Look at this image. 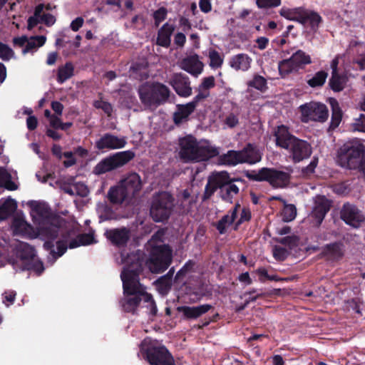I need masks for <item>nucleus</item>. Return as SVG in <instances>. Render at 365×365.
<instances>
[{"instance_id": "nucleus-44", "label": "nucleus", "mask_w": 365, "mask_h": 365, "mask_svg": "<svg viewBox=\"0 0 365 365\" xmlns=\"http://www.w3.org/2000/svg\"><path fill=\"white\" fill-rule=\"evenodd\" d=\"M327 76L328 74L325 71H318L307 83L312 88L322 86L326 81Z\"/></svg>"}, {"instance_id": "nucleus-1", "label": "nucleus", "mask_w": 365, "mask_h": 365, "mask_svg": "<svg viewBox=\"0 0 365 365\" xmlns=\"http://www.w3.org/2000/svg\"><path fill=\"white\" fill-rule=\"evenodd\" d=\"M144 254L138 251L132 252L123 259L125 264L120 277L123 281L124 297L120 304L128 312H133L141 302L150 313L155 315L157 307L153 297L145 291V287L139 282V273L145 264Z\"/></svg>"}, {"instance_id": "nucleus-62", "label": "nucleus", "mask_w": 365, "mask_h": 365, "mask_svg": "<svg viewBox=\"0 0 365 365\" xmlns=\"http://www.w3.org/2000/svg\"><path fill=\"white\" fill-rule=\"evenodd\" d=\"M318 163V158L316 157H314L309 165H307L306 168H303L302 172L306 175H309L312 174L314 171V169L316 168Z\"/></svg>"}, {"instance_id": "nucleus-29", "label": "nucleus", "mask_w": 365, "mask_h": 365, "mask_svg": "<svg viewBox=\"0 0 365 365\" xmlns=\"http://www.w3.org/2000/svg\"><path fill=\"white\" fill-rule=\"evenodd\" d=\"M108 195L110 202L115 204L122 203L125 200L131 197L120 183L118 186L111 187Z\"/></svg>"}, {"instance_id": "nucleus-47", "label": "nucleus", "mask_w": 365, "mask_h": 365, "mask_svg": "<svg viewBox=\"0 0 365 365\" xmlns=\"http://www.w3.org/2000/svg\"><path fill=\"white\" fill-rule=\"evenodd\" d=\"M43 10V5L38 4L34 11V15L31 16L28 19V26L27 28L29 30H31L34 26H36L41 21V14Z\"/></svg>"}, {"instance_id": "nucleus-39", "label": "nucleus", "mask_w": 365, "mask_h": 365, "mask_svg": "<svg viewBox=\"0 0 365 365\" xmlns=\"http://www.w3.org/2000/svg\"><path fill=\"white\" fill-rule=\"evenodd\" d=\"M73 74V66L71 63H66L64 66L58 68L57 80L63 83L70 78Z\"/></svg>"}, {"instance_id": "nucleus-8", "label": "nucleus", "mask_w": 365, "mask_h": 365, "mask_svg": "<svg viewBox=\"0 0 365 365\" xmlns=\"http://www.w3.org/2000/svg\"><path fill=\"white\" fill-rule=\"evenodd\" d=\"M134 156V153L130 150L116 153L101 160L93 168L92 173L96 175H101L112 171L128 163Z\"/></svg>"}, {"instance_id": "nucleus-56", "label": "nucleus", "mask_w": 365, "mask_h": 365, "mask_svg": "<svg viewBox=\"0 0 365 365\" xmlns=\"http://www.w3.org/2000/svg\"><path fill=\"white\" fill-rule=\"evenodd\" d=\"M74 190L76 195H78L81 197H86L89 193V190L88 187L83 182H77L74 183Z\"/></svg>"}, {"instance_id": "nucleus-36", "label": "nucleus", "mask_w": 365, "mask_h": 365, "mask_svg": "<svg viewBox=\"0 0 365 365\" xmlns=\"http://www.w3.org/2000/svg\"><path fill=\"white\" fill-rule=\"evenodd\" d=\"M0 187L9 190L17 189V185L11 180V175L3 168H0Z\"/></svg>"}, {"instance_id": "nucleus-45", "label": "nucleus", "mask_w": 365, "mask_h": 365, "mask_svg": "<svg viewBox=\"0 0 365 365\" xmlns=\"http://www.w3.org/2000/svg\"><path fill=\"white\" fill-rule=\"evenodd\" d=\"M331 105L332 107L331 125L336 127L341 120L342 113L336 100L332 99Z\"/></svg>"}, {"instance_id": "nucleus-24", "label": "nucleus", "mask_w": 365, "mask_h": 365, "mask_svg": "<svg viewBox=\"0 0 365 365\" xmlns=\"http://www.w3.org/2000/svg\"><path fill=\"white\" fill-rule=\"evenodd\" d=\"M195 103H188L185 105H178L177 110L174 113L173 120L178 125L187 120L188 116L195 110Z\"/></svg>"}, {"instance_id": "nucleus-51", "label": "nucleus", "mask_w": 365, "mask_h": 365, "mask_svg": "<svg viewBox=\"0 0 365 365\" xmlns=\"http://www.w3.org/2000/svg\"><path fill=\"white\" fill-rule=\"evenodd\" d=\"M163 230H158L156 232L149 241L150 245L153 247V250H155L157 246L165 245L163 244V237L164 236Z\"/></svg>"}, {"instance_id": "nucleus-11", "label": "nucleus", "mask_w": 365, "mask_h": 365, "mask_svg": "<svg viewBox=\"0 0 365 365\" xmlns=\"http://www.w3.org/2000/svg\"><path fill=\"white\" fill-rule=\"evenodd\" d=\"M302 121L307 123L312 121L324 122L329 116L327 106L320 103L310 102L300 106Z\"/></svg>"}, {"instance_id": "nucleus-58", "label": "nucleus", "mask_w": 365, "mask_h": 365, "mask_svg": "<svg viewBox=\"0 0 365 365\" xmlns=\"http://www.w3.org/2000/svg\"><path fill=\"white\" fill-rule=\"evenodd\" d=\"M167 16V9L164 7H161L158 9L153 14L155 19V24L158 26L159 24L165 19Z\"/></svg>"}, {"instance_id": "nucleus-49", "label": "nucleus", "mask_w": 365, "mask_h": 365, "mask_svg": "<svg viewBox=\"0 0 365 365\" xmlns=\"http://www.w3.org/2000/svg\"><path fill=\"white\" fill-rule=\"evenodd\" d=\"M19 248L22 251L21 257L22 259L33 258L35 256V250L27 243L21 242L19 244Z\"/></svg>"}, {"instance_id": "nucleus-53", "label": "nucleus", "mask_w": 365, "mask_h": 365, "mask_svg": "<svg viewBox=\"0 0 365 365\" xmlns=\"http://www.w3.org/2000/svg\"><path fill=\"white\" fill-rule=\"evenodd\" d=\"M351 127L355 131L365 132V115L360 114L358 118L354 119Z\"/></svg>"}, {"instance_id": "nucleus-18", "label": "nucleus", "mask_w": 365, "mask_h": 365, "mask_svg": "<svg viewBox=\"0 0 365 365\" xmlns=\"http://www.w3.org/2000/svg\"><path fill=\"white\" fill-rule=\"evenodd\" d=\"M120 184L132 197L142 188V181L138 174L132 173L123 178Z\"/></svg>"}, {"instance_id": "nucleus-20", "label": "nucleus", "mask_w": 365, "mask_h": 365, "mask_svg": "<svg viewBox=\"0 0 365 365\" xmlns=\"http://www.w3.org/2000/svg\"><path fill=\"white\" fill-rule=\"evenodd\" d=\"M106 237L115 245H125L130 238V230L126 227L110 229L105 233Z\"/></svg>"}, {"instance_id": "nucleus-4", "label": "nucleus", "mask_w": 365, "mask_h": 365, "mask_svg": "<svg viewBox=\"0 0 365 365\" xmlns=\"http://www.w3.org/2000/svg\"><path fill=\"white\" fill-rule=\"evenodd\" d=\"M275 138L277 145L288 150L294 163H299L309 158L312 154L311 145L307 141L291 135L284 125L277 128Z\"/></svg>"}, {"instance_id": "nucleus-6", "label": "nucleus", "mask_w": 365, "mask_h": 365, "mask_svg": "<svg viewBox=\"0 0 365 365\" xmlns=\"http://www.w3.org/2000/svg\"><path fill=\"white\" fill-rule=\"evenodd\" d=\"M365 152L364 145L358 140L346 142L338 150L337 163L349 169H356Z\"/></svg>"}, {"instance_id": "nucleus-60", "label": "nucleus", "mask_w": 365, "mask_h": 365, "mask_svg": "<svg viewBox=\"0 0 365 365\" xmlns=\"http://www.w3.org/2000/svg\"><path fill=\"white\" fill-rule=\"evenodd\" d=\"M209 96H210L209 91L200 89V88L199 87L198 93L195 96V97L193 98V100L190 103H194L195 107L196 108L198 102L207 98Z\"/></svg>"}, {"instance_id": "nucleus-37", "label": "nucleus", "mask_w": 365, "mask_h": 365, "mask_svg": "<svg viewBox=\"0 0 365 365\" xmlns=\"http://www.w3.org/2000/svg\"><path fill=\"white\" fill-rule=\"evenodd\" d=\"M294 64L299 69L302 66L311 63V58L304 51L298 50L290 57Z\"/></svg>"}, {"instance_id": "nucleus-17", "label": "nucleus", "mask_w": 365, "mask_h": 365, "mask_svg": "<svg viewBox=\"0 0 365 365\" xmlns=\"http://www.w3.org/2000/svg\"><path fill=\"white\" fill-rule=\"evenodd\" d=\"M11 228L15 235L26 236L31 238H34L39 235L38 231L35 232L33 227L20 216L14 217Z\"/></svg>"}, {"instance_id": "nucleus-43", "label": "nucleus", "mask_w": 365, "mask_h": 365, "mask_svg": "<svg viewBox=\"0 0 365 365\" xmlns=\"http://www.w3.org/2000/svg\"><path fill=\"white\" fill-rule=\"evenodd\" d=\"M96 210L101 221L108 220L113 217V211L106 202L98 203Z\"/></svg>"}, {"instance_id": "nucleus-48", "label": "nucleus", "mask_w": 365, "mask_h": 365, "mask_svg": "<svg viewBox=\"0 0 365 365\" xmlns=\"http://www.w3.org/2000/svg\"><path fill=\"white\" fill-rule=\"evenodd\" d=\"M147 63H143L140 65L134 64L130 68V71L132 72V75H135V77L139 76L141 78H146L148 77L147 73Z\"/></svg>"}, {"instance_id": "nucleus-13", "label": "nucleus", "mask_w": 365, "mask_h": 365, "mask_svg": "<svg viewBox=\"0 0 365 365\" xmlns=\"http://www.w3.org/2000/svg\"><path fill=\"white\" fill-rule=\"evenodd\" d=\"M341 219L349 225L358 228L364 221L365 217L354 205L345 204L341 211Z\"/></svg>"}, {"instance_id": "nucleus-19", "label": "nucleus", "mask_w": 365, "mask_h": 365, "mask_svg": "<svg viewBox=\"0 0 365 365\" xmlns=\"http://www.w3.org/2000/svg\"><path fill=\"white\" fill-rule=\"evenodd\" d=\"M232 180L227 172L222 171L213 173L208 178L206 189L210 190V193H212L218 188L221 190L223 186L227 185Z\"/></svg>"}, {"instance_id": "nucleus-33", "label": "nucleus", "mask_w": 365, "mask_h": 365, "mask_svg": "<svg viewBox=\"0 0 365 365\" xmlns=\"http://www.w3.org/2000/svg\"><path fill=\"white\" fill-rule=\"evenodd\" d=\"M16 202L13 199H7L0 206V220H5L9 217L16 209Z\"/></svg>"}, {"instance_id": "nucleus-32", "label": "nucleus", "mask_w": 365, "mask_h": 365, "mask_svg": "<svg viewBox=\"0 0 365 365\" xmlns=\"http://www.w3.org/2000/svg\"><path fill=\"white\" fill-rule=\"evenodd\" d=\"M242 151L230 150L222 157V161L225 164L235 165L239 163H244L245 160L242 156Z\"/></svg>"}, {"instance_id": "nucleus-16", "label": "nucleus", "mask_w": 365, "mask_h": 365, "mask_svg": "<svg viewBox=\"0 0 365 365\" xmlns=\"http://www.w3.org/2000/svg\"><path fill=\"white\" fill-rule=\"evenodd\" d=\"M330 208L329 201L324 196H317L314 200V206L311 217L315 220V225H319Z\"/></svg>"}, {"instance_id": "nucleus-22", "label": "nucleus", "mask_w": 365, "mask_h": 365, "mask_svg": "<svg viewBox=\"0 0 365 365\" xmlns=\"http://www.w3.org/2000/svg\"><path fill=\"white\" fill-rule=\"evenodd\" d=\"M211 308V305L206 304L196 307H178V311L182 312L187 319H197L207 312Z\"/></svg>"}, {"instance_id": "nucleus-23", "label": "nucleus", "mask_w": 365, "mask_h": 365, "mask_svg": "<svg viewBox=\"0 0 365 365\" xmlns=\"http://www.w3.org/2000/svg\"><path fill=\"white\" fill-rule=\"evenodd\" d=\"M252 60L246 53H239L232 56L229 61L230 66L235 71H247Z\"/></svg>"}, {"instance_id": "nucleus-14", "label": "nucleus", "mask_w": 365, "mask_h": 365, "mask_svg": "<svg viewBox=\"0 0 365 365\" xmlns=\"http://www.w3.org/2000/svg\"><path fill=\"white\" fill-rule=\"evenodd\" d=\"M168 83L181 97H188L192 94V88L189 78L181 73H174Z\"/></svg>"}, {"instance_id": "nucleus-2", "label": "nucleus", "mask_w": 365, "mask_h": 365, "mask_svg": "<svg viewBox=\"0 0 365 365\" xmlns=\"http://www.w3.org/2000/svg\"><path fill=\"white\" fill-rule=\"evenodd\" d=\"M219 153L218 148L207 140H197L192 135L179 140V156L185 163L207 161Z\"/></svg>"}, {"instance_id": "nucleus-7", "label": "nucleus", "mask_w": 365, "mask_h": 365, "mask_svg": "<svg viewBox=\"0 0 365 365\" xmlns=\"http://www.w3.org/2000/svg\"><path fill=\"white\" fill-rule=\"evenodd\" d=\"M175 207V199L168 192H159L153 195L150 215L157 222L167 220Z\"/></svg>"}, {"instance_id": "nucleus-63", "label": "nucleus", "mask_w": 365, "mask_h": 365, "mask_svg": "<svg viewBox=\"0 0 365 365\" xmlns=\"http://www.w3.org/2000/svg\"><path fill=\"white\" fill-rule=\"evenodd\" d=\"M354 63H356L358 65L359 68L361 71H363L365 69V52L361 51V53H359L358 55L354 58Z\"/></svg>"}, {"instance_id": "nucleus-12", "label": "nucleus", "mask_w": 365, "mask_h": 365, "mask_svg": "<svg viewBox=\"0 0 365 365\" xmlns=\"http://www.w3.org/2000/svg\"><path fill=\"white\" fill-rule=\"evenodd\" d=\"M146 359L150 365H175L172 354L164 346L146 349Z\"/></svg>"}, {"instance_id": "nucleus-31", "label": "nucleus", "mask_w": 365, "mask_h": 365, "mask_svg": "<svg viewBox=\"0 0 365 365\" xmlns=\"http://www.w3.org/2000/svg\"><path fill=\"white\" fill-rule=\"evenodd\" d=\"M46 41L45 36H35L29 38L28 43L22 51L23 54L36 51L39 47L43 46Z\"/></svg>"}, {"instance_id": "nucleus-52", "label": "nucleus", "mask_w": 365, "mask_h": 365, "mask_svg": "<svg viewBox=\"0 0 365 365\" xmlns=\"http://www.w3.org/2000/svg\"><path fill=\"white\" fill-rule=\"evenodd\" d=\"M327 253L333 258L340 257L343 255L341 245L339 244L328 245L327 247Z\"/></svg>"}, {"instance_id": "nucleus-9", "label": "nucleus", "mask_w": 365, "mask_h": 365, "mask_svg": "<svg viewBox=\"0 0 365 365\" xmlns=\"http://www.w3.org/2000/svg\"><path fill=\"white\" fill-rule=\"evenodd\" d=\"M250 178L257 181H267L275 188L285 187L290 182L289 173L269 168H262L255 172Z\"/></svg>"}, {"instance_id": "nucleus-55", "label": "nucleus", "mask_w": 365, "mask_h": 365, "mask_svg": "<svg viewBox=\"0 0 365 365\" xmlns=\"http://www.w3.org/2000/svg\"><path fill=\"white\" fill-rule=\"evenodd\" d=\"M14 56V51L7 45L0 43V58L4 61H9Z\"/></svg>"}, {"instance_id": "nucleus-10", "label": "nucleus", "mask_w": 365, "mask_h": 365, "mask_svg": "<svg viewBox=\"0 0 365 365\" xmlns=\"http://www.w3.org/2000/svg\"><path fill=\"white\" fill-rule=\"evenodd\" d=\"M172 260V252L168 245H159L153 250L151 256L146 262L153 273H160L169 267Z\"/></svg>"}, {"instance_id": "nucleus-64", "label": "nucleus", "mask_w": 365, "mask_h": 365, "mask_svg": "<svg viewBox=\"0 0 365 365\" xmlns=\"http://www.w3.org/2000/svg\"><path fill=\"white\" fill-rule=\"evenodd\" d=\"M41 21L47 26H53L56 22V17L51 14H41Z\"/></svg>"}, {"instance_id": "nucleus-61", "label": "nucleus", "mask_w": 365, "mask_h": 365, "mask_svg": "<svg viewBox=\"0 0 365 365\" xmlns=\"http://www.w3.org/2000/svg\"><path fill=\"white\" fill-rule=\"evenodd\" d=\"M287 253L286 249L283 247L275 246L273 248V255L278 260H284L287 257Z\"/></svg>"}, {"instance_id": "nucleus-21", "label": "nucleus", "mask_w": 365, "mask_h": 365, "mask_svg": "<svg viewBox=\"0 0 365 365\" xmlns=\"http://www.w3.org/2000/svg\"><path fill=\"white\" fill-rule=\"evenodd\" d=\"M180 67L187 72L197 76L202 72L203 64L197 55H192L184 58L181 61Z\"/></svg>"}, {"instance_id": "nucleus-3", "label": "nucleus", "mask_w": 365, "mask_h": 365, "mask_svg": "<svg viewBox=\"0 0 365 365\" xmlns=\"http://www.w3.org/2000/svg\"><path fill=\"white\" fill-rule=\"evenodd\" d=\"M29 206L33 220L38 224V234L47 240L44 247L51 248L53 246L51 241L58 235L59 227L55 223L58 220L52 215L51 209L46 203L31 202Z\"/></svg>"}, {"instance_id": "nucleus-28", "label": "nucleus", "mask_w": 365, "mask_h": 365, "mask_svg": "<svg viewBox=\"0 0 365 365\" xmlns=\"http://www.w3.org/2000/svg\"><path fill=\"white\" fill-rule=\"evenodd\" d=\"M174 30L175 26L173 24H165L158 31V44L164 47H168L170 43V36Z\"/></svg>"}, {"instance_id": "nucleus-50", "label": "nucleus", "mask_w": 365, "mask_h": 365, "mask_svg": "<svg viewBox=\"0 0 365 365\" xmlns=\"http://www.w3.org/2000/svg\"><path fill=\"white\" fill-rule=\"evenodd\" d=\"M93 106L98 109H102L105 113L110 116L113 112V107L110 103L102 99L95 101Z\"/></svg>"}, {"instance_id": "nucleus-46", "label": "nucleus", "mask_w": 365, "mask_h": 365, "mask_svg": "<svg viewBox=\"0 0 365 365\" xmlns=\"http://www.w3.org/2000/svg\"><path fill=\"white\" fill-rule=\"evenodd\" d=\"M208 57L210 58V66L212 68H220L223 63V58L220 53L214 50H209Z\"/></svg>"}, {"instance_id": "nucleus-41", "label": "nucleus", "mask_w": 365, "mask_h": 365, "mask_svg": "<svg viewBox=\"0 0 365 365\" xmlns=\"http://www.w3.org/2000/svg\"><path fill=\"white\" fill-rule=\"evenodd\" d=\"M301 11L302 8H297L294 9L282 8L279 14L288 20L297 21L299 23Z\"/></svg>"}, {"instance_id": "nucleus-25", "label": "nucleus", "mask_w": 365, "mask_h": 365, "mask_svg": "<svg viewBox=\"0 0 365 365\" xmlns=\"http://www.w3.org/2000/svg\"><path fill=\"white\" fill-rule=\"evenodd\" d=\"M322 21V17L315 11L304 9L302 8L299 23L302 24H309L312 29L317 28Z\"/></svg>"}, {"instance_id": "nucleus-42", "label": "nucleus", "mask_w": 365, "mask_h": 365, "mask_svg": "<svg viewBox=\"0 0 365 365\" xmlns=\"http://www.w3.org/2000/svg\"><path fill=\"white\" fill-rule=\"evenodd\" d=\"M247 86L249 87L255 88L261 92L265 91L267 88V80L259 75L254 76L252 79L248 81Z\"/></svg>"}, {"instance_id": "nucleus-34", "label": "nucleus", "mask_w": 365, "mask_h": 365, "mask_svg": "<svg viewBox=\"0 0 365 365\" xmlns=\"http://www.w3.org/2000/svg\"><path fill=\"white\" fill-rule=\"evenodd\" d=\"M274 199L281 200L284 203V208L282 212V220L284 222L292 221L297 215L296 207L292 204H287L284 200L279 197H274Z\"/></svg>"}, {"instance_id": "nucleus-35", "label": "nucleus", "mask_w": 365, "mask_h": 365, "mask_svg": "<svg viewBox=\"0 0 365 365\" xmlns=\"http://www.w3.org/2000/svg\"><path fill=\"white\" fill-rule=\"evenodd\" d=\"M347 82V77L346 76H341L339 73L331 75L329 80V86L334 91H342Z\"/></svg>"}, {"instance_id": "nucleus-26", "label": "nucleus", "mask_w": 365, "mask_h": 365, "mask_svg": "<svg viewBox=\"0 0 365 365\" xmlns=\"http://www.w3.org/2000/svg\"><path fill=\"white\" fill-rule=\"evenodd\" d=\"M241 182L237 179H232L230 182L223 186L220 190V195L223 200L232 202V199L240 190V188L235 182Z\"/></svg>"}, {"instance_id": "nucleus-15", "label": "nucleus", "mask_w": 365, "mask_h": 365, "mask_svg": "<svg viewBox=\"0 0 365 365\" xmlns=\"http://www.w3.org/2000/svg\"><path fill=\"white\" fill-rule=\"evenodd\" d=\"M126 140L124 137L106 133L96 142V148L98 150H115L124 148Z\"/></svg>"}, {"instance_id": "nucleus-59", "label": "nucleus", "mask_w": 365, "mask_h": 365, "mask_svg": "<svg viewBox=\"0 0 365 365\" xmlns=\"http://www.w3.org/2000/svg\"><path fill=\"white\" fill-rule=\"evenodd\" d=\"M215 85V78L213 76H209L203 78L199 87L200 88V89L209 91V89L213 88Z\"/></svg>"}, {"instance_id": "nucleus-54", "label": "nucleus", "mask_w": 365, "mask_h": 365, "mask_svg": "<svg viewBox=\"0 0 365 365\" xmlns=\"http://www.w3.org/2000/svg\"><path fill=\"white\" fill-rule=\"evenodd\" d=\"M256 4L260 9H269L279 6L281 0H256Z\"/></svg>"}, {"instance_id": "nucleus-27", "label": "nucleus", "mask_w": 365, "mask_h": 365, "mask_svg": "<svg viewBox=\"0 0 365 365\" xmlns=\"http://www.w3.org/2000/svg\"><path fill=\"white\" fill-rule=\"evenodd\" d=\"M242 151L243 159L246 163L254 164L261 160V151L251 144L247 145Z\"/></svg>"}, {"instance_id": "nucleus-57", "label": "nucleus", "mask_w": 365, "mask_h": 365, "mask_svg": "<svg viewBox=\"0 0 365 365\" xmlns=\"http://www.w3.org/2000/svg\"><path fill=\"white\" fill-rule=\"evenodd\" d=\"M224 123L228 128H235L239 124V118L237 115L231 113L225 117L224 120Z\"/></svg>"}, {"instance_id": "nucleus-38", "label": "nucleus", "mask_w": 365, "mask_h": 365, "mask_svg": "<svg viewBox=\"0 0 365 365\" xmlns=\"http://www.w3.org/2000/svg\"><path fill=\"white\" fill-rule=\"evenodd\" d=\"M278 68L282 78L298 70L290 58L280 61L278 64Z\"/></svg>"}, {"instance_id": "nucleus-40", "label": "nucleus", "mask_w": 365, "mask_h": 365, "mask_svg": "<svg viewBox=\"0 0 365 365\" xmlns=\"http://www.w3.org/2000/svg\"><path fill=\"white\" fill-rule=\"evenodd\" d=\"M94 239L91 234H83L78 236L76 239L69 242L68 247L71 249L78 247L81 245H88L92 244Z\"/></svg>"}, {"instance_id": "nucleus-5", "label": "nucleus", "mask_w": 365, "mask_h": 365, "mask_svg": "<svg viewBox=\"0 0 365 365\" xmlns=\"http://www.w3.org/2000/svg\"><path fill=\"white\" fill-rule=\"evenodd\" d=\"M170 88L159 82L145 83L138 89L141 103L149 109H155L165 103L170 95Z\"/></svg>"}, {"instance_id": "nucleus-30", "label": "nucleus", "mask_w": 365, "mask_h": 365, "mask_svg": "<svg viewBox=\"0 0 365 365\" xmlns=\"http://www.w3.org/2000/svg\"><path fill=\"white\" fill-rule=\"evenodd\" d=\"M240 208V205L237 203L234 208L230 211V215H225L217 223V228L219 230L220 234H223L225 232L227 227L231 225L237 216V213L238 212L239 209Z\"/></svg>"}]
</instances>
